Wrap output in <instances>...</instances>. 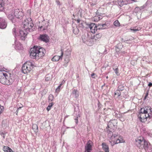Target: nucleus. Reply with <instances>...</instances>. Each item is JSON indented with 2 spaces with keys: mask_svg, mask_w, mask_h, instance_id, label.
<instances>
[{
  "mask_svg": "<svg viewBox=\"0 0 152 152\" xmlns=\"http://www.w3.org/2000/svg\"><path fill=\"white\" fill-rule=\"evenodd\" d=\"M14 78L10 71H0V83L7 85L11 84L14 82Z\"/></svg>",
  "mask_w": 152,
  "mask_h": 152,
  "instance_id": "nucleus-1",
  "label": "nucleus"
},
{
  "mask_svg": "<svg viewBox=\"0 0 152 152\" xmlns=\"http://www.w3.org/2000/svg\"><path fill=\"white\" fill-rule=\"evenodd\" d=\"M45 52L46 51L44 48L35 46L31 48L29 56L31 59L38 60L42 58Z\"/></svg>",
  "mask_w": 152,
  "mask_h": 152,
  "instance_id": "nucleus-2",
  "label": "nucleus"
},
{
  "mask_svg": "<svg viewBox=\"0 0 152 152\" xmlns=\"http://www.w3.org/2000/svg\"><path fill=\"white\" fill-rule=\"evenodd\" d=\"M135 144L139 149L148 150L151 145L149 142L145 140L142 136H140L135 139Z\"/></svg>",
  "mask_w": 152,
  "mask_h": 152,
  "instance_id": "nucleus-3",
  "label": "nucleus"
},
{
  "mask_svg": "<svg viewBox=\"0 0 152 152\" xmlns=\"http://www.w3.org/2000/svg\"><path fill=\"white\" fill-rule=\"evenodd\" d=\"M24 15L23 10L22 9H15L13 10L10 11L8 14V18L12 22L15 17L22 19Z\"/></svg>",
  "mask_w": 152,
  "mask_h": 152,
  "instance_id": "nucleus-4",
  "label": "nucleus"
},
{
  "mask_svg": "<svg viewBox=\"0 0 152 152\" xmlns=\"http://www.w3.org/2000/svg\"><path fill=\"white\" fill-rule=\"evenodd\" d=\"M111 135H112L110 138V142L112 145L119 143L125 142V140L123 137L118 134H113L112 132L111 131L108 134V136Z\"/></svg>",
  "mask_w": 152,
  "mask_h": 152,
  "instance_id": "nucleus-5",
  "label": "nucleus"
},
{
  "mask_svg": "<svg viewBox=\"0 0 152 152\" xmlns=\"http://www.w3.org/2000/svg\"><path fill=\"white\" fill-rule=\"evenodd\" d=\"M34 66L33 62L30 61H27L22 66V72L24 74L27 73L32 70Z\"/></svg>",
  "mask_w": 152,
  "mask_h": 152,
  "instance_id": "nucleus-6",
  "label": "nucleus"
},
{
  "mask_svg": "<svg viewBox=\"0 0 152 152\" xmlns=\"http://www.w3.org/2000/svg\"><path fill=\"white\" fill-rule=\"evenodd\" d=\"M23 28L25 30L30 31V30L33 26L34 25L32 23L31 18L26 19L23 22Z\"/></svg>",
  "mask_w": 152,
  "mask_h": 152,
  "instance_id": "nucleus-7",
  "label": "nucleus"
},
{
  "mask_svg": "<svg viewBox=\"0 0 152 152\" xmlns=\"http://www.w3.org/2000/svg\"><path fill=\"white\" fill-rule=\"evenodd\" d=\"M141 109V111L138 115V118L140 121L142 122H145L147 120V118H149L148 115L146 114L145 112H144Z\"/></svg>",
  "mask_w": 152,
  "mask_h": 152,
  "instance_id": "nucleus-8",
  "label": "nucleus"
},
{
  "mask_svg": "<svg viewBox=\"0 0 152 152\" xmlns=\"http://www.w3.org/2000/svg\"><path fill=\"white\" fill-rule=\"evenodd\" d=\"M142 110L148 115L149 118L152 116V108L149 106H146L144 108H142Z\"/></svg>",
  "mask_w": 152,
  "mask_h": 152,
  "instance_id": "nucleus-9",
  "label": "nucleus"
},
{
  "mask_svg": "<svg viewBox=\"0 0 152 152\" xmlns=\"http://www.w3.org/2000/svg\"><path fill=\"white\" fill-rule=\"evenodd\" d=\"M116 121L115 120H111L108 123L107 127L110 129H109L110 131H113L116 128Z\"/></svg>",
  "mask_w": 152,
  "mask_h": 152,
  "instance_id": "nucleus-10",
  "label": "nucleus"
},
{
  "mask_svg": "<svg viewBox=\"0 0 152 152\" xmlns=\"http://www.w3.org/2000/svg\"><path fill=\"white\" fill-rule=\"evenodd\" d=\"M28 31H27L25 30L24 28L23 30H21L20 31V36L22 39H24L25 37H26L27 35Z\"/></svg>",
  "mask_w": 152,
  "mask_h": 152,
  "instance_id": "nucleus-11",
  "label": "nucleus"
},
{
  "mask_svg": "<svg viewBox=\"0 0 152 152\" xmlns=\"http://www.w3.org/2000/svg\"><path fill=\"white\" fill-rule=\"evenodd\" d=\"M61 54L60 56L56 55L54 56L52 58V60L53 61H58L60 59H62L64 55V53L62 50H61Z\"/></svg>",
  "mask_w": 152,
  "mask_h": 152,
  "instance_id": "nucleus-12",
  "label": "nucleus"
},
{
  "mask_svg": "<svg viewBox=\"0 0 152 152\" xmlns=\"http://www.w3.org/2000/svg\"><path fill=\"white\" fill-rule=\"evenodd\" d=\"M89 27L90 28L91 31L93 33H94L97 29V26L95 24L92 23L90 24Z\"/></svg>",
  "mask_w": 152,
  "mask_h": 152,
  "instance_id": "nucleus-13",
  "label": "nucleus"
},
{
  "mask_svg": "<svg viewBox=\"0 0 152 152\" xmlns=\"http://www.w3.org/2000/svg\"><path fill=\"white\" fill-rule=\"evenodd\" d=\"M7 26V23L5 20L2 18H0V28L4 29Z\"/></svg>",
  "mask_w": 152,
  "mask_h": 152,
  "instance_id": "nucleus-14",
  "label": "nucleus"
},
{
  "mask_svg": "<svg viewBox=\"0 0 152 152\" xmlns=\"http://www.w3.org/2000/svg\"><path fill=\"white\" fill-rule=\"evenodd\" d=\"M39 39L44 42H47L49 41V37L46 34L41 35L39 37Z\"/></svg>",
  "mask_w": 152,
  "mask_h": 152,
  "instance_id": "nucleus-15",
  "label": "nucleus"
},
{
  "mask_svg": "<svg viewBox=\"0 0 152 152\" xmlns=\"http://www.w3.org/2000/svg\"><path fill=\"white\" fill-rule=\"evenodd\" d=\"M118 3L120 7H122L124 5H126L129 3L127 0H118Z\"/></svg>",
  "mask_w": 152,
  "mask_h": 152,
  "instance_id": "nucleus-16",
  "label": "nucleus"
},
{
  "mask_svg": "<svg viewBox=\"0 0 152 152\" xmlns=\"http://www.w3.org/2000/svg\"><path fill=\"white\" fill-rule=\"evenodd\" d=\"M48 25V23L43 22L42 25L39 27V30L42 31L46 30L47 29Z\"/></svg>",
  "mask_w": 152,
  "mask_h": 152,
  "instance_id": "nucleus-17",
  "label": "nucleus"
},
{
  "mask_svg": "<svg viewBox=\"0 0 152 152\" xmlns=\"http://www.w3.org/2000/svg\"><path fill=\"white\" fill-rule=\"evenodd\" d=\"M5 4L4 0H0V11H2L4 10Z\"/></svg>",
  "mask_w": 152,
  "mask_h": 152,
  "instance_id": "nucleus-18",
  "label": "nucleus"
},
{
  "mask_svg": "<svg viewBox=\"0 0 152 152\" xmlns=\"http://www.w3.org/2000/svg\"><path fill=\"white\" fill-rule=\"evenodd\" d=\"M102 148L105 152H109V149L108 146L105 143H102Z\"/></svg>",
  "mask_w": 152,
  "mask_h": 152,
  "instance_id": "nucleus-19",
  "label": "nucleus"
},
{
  "mask_svg": "<svg viewBox=\"0 0 152 152\" xmlns=\"http://www.w3.org/2000/svg\"><path fill=\"white\" fill-rule=\"evenodd\" d=\"M93 145V142L91 140H89L87 143L85 147L92 150V147Z\"/></svg>",
  "mask_w": 152,
  "mask_h": 152,
  "instance_id": "nucleus-20",
  "label": "nucleus"
},
{
  "mask_svg": "<svg viewBox=\"0 0 152 152\" xmlns=\"http://www.w3.org/2000/svg\"><path fill=\"white\" fill-rule=\"evenodd\" d=\"M141 29V28L137 26H135L133 27H131L130 29L131 31H133L134 33L136 32L137 31H140Z\"/></svg>",
  "mask_w": 152,
  "mask_h": 152,
  "instance_id": "nucleus-21",
  "label": "nucleus"
},
{
  "mask_svg": "<svg viewBox=\"0 0 152 152\" xmlns=\"http://www.w3.org/2000/svg\"><path fill=\"white\" fill-rule=\"evenodd\" d=\"M97 26L98 29H104L107 27L106 24H99Z\"/></svg>",
  "mask_w": 152,
  "mask_h": 152,
  "instance_id": "nucleus-22",
  "label": "nucleus"
},
{
  "mask_svg": "<svg viewBox=\"0 0 152 152\" xmlns=\"http://www.w3.org/2000/svg\"><path fill=\"white\" fill-rule=\"evenodd\" d=\"M102 18V16L99 15L95 16L92 19L95 22H97Z\"/></svg>",
  "mask_w": 152,
  "mask_h": 152,
  "instance_id": "nucleus-23",
  "label": "nucleus"
},
{
  "mask_svg": "<svg viewBox=\"0 0 152 152\" xmlns=\"http://www.w3.org/2000/svg\"><path fill=\"white\" fill-rule=\"evenodd\" d=\"M113 69L115 71V73L118 75H119V74L118 72V66H115V65H114L113 66Z\"/></svg>",
  "mask_w": 152,
  "mask_h": 152,
  "instance_id": "nucleus-24",
  "label": "nucleus"
},
{
  "mask_svg": "<svg viewBox=\"0 0 152 152\" xmlns=\"http://www.w3.org/2000/svg\"><path fill=\"white\" fill-rule=\"evenodd\" d=\"M32 128L35 132H37L38 131V127L37 124H33L32 126Z\"/></svg>",
  "mask_w": 152,
  "mask_h": 152,
  "instance_id": "nucleus-25",
  "label": "nucleus"
},
{
  "mask_svg": "<svg viewBox=\"0 0 152 152\" xmlns=\"http://www.w3.org/2000/svg\"><path fill=\"white\" fill-rule=\"evenodd\" d=\"M102 36V35L101 34L99 33L97 34L94 36V39L95 40H97L98 39L100 38Z\"/></svg>",
  "mask_w": 152,
  "mask_h": 152,
  "instance_id": "nucleus-26",
  "label": "nucleus"
},
{
  "mask_svg": "<svg viewBox=\"0 0 152 152\" xmlns=\"http://www.w3.org/2000/svg\"><path fill=\"white\" fill-rule=\"evenodd\" d=\"M64 62L63 64V66L64 67H66L68 66V64L69 61V60L68 58H65L64 59Z\"/></svg>",
  "mask_w": 152,
  "mask_h": 152,
  "instance_id": "nucleus-27",
  "label": "nucleus"
},
{
  "mask_svg": "<svg viewBox=\"0 0 152 152\" xmlns=\"http://www.w3.org/2000/svg\"><path fill=\"white\" fill-rule=\"evenodd\" d=\"M113 24L116 27H119L120 26V24L118 21V20H115Z\"/></svg>",
  "mask_w": 152,
  "mask_h": 152,
  "instance_id": "nucleus-28",
  "label": "nucleus"
},
{
  "mask_svg": "<svg viewBox=\"0 0 152 152\" xmlns=\"http://www.w3.org/2000/svg\"><path fill=\"white\" fill-rule=\"evenodd\" d=\"M121 94V92L119 90H117L115 92V95L117 96L118 97L120 96Z\"/></svg>",
  "mask_w": 152,
  "mask_h": 152,
  "instance_id": "nucleus-29",
  "label": "nucleus"
},
{
  "mask_svg": "<svg viewBox=\"0 0 152 152\" xmlns=\"http://www.w3.org/2000/svg\"><path fill=\"white\" fill-rule=\"evenodd\" d=\"M78 91L77 90L74 89L73 90L72 93L73 94L75 95L76 97L78 96Z\"/></svg>",
  "mask_w": 152,
  "mask_h": 152,
  "instance_id": "nucleus-30",
  "label": "nucleus"
},
{
  "mask_svg": "<svg viewBox=\"0 0 152 152\" xmlns=\"http://www.w3.org/2000/svg\"><path fill=\"white\" fill-rule=\"evenodd\" d=\"M53 98L54 97L53 95L52 94H50L49 95L48 97L49 100L52 101L53 100Z\"/></svg>",
  "mask_w": 152,
  "mask_h": 152,
  "instance_id": "nucleus-31",
  "label": "nucleus"
},
{
  "mask_svg": "<svg viewBox=\"0 0 152 152\" xmlns=\"http://www.w3.org/2000/svg\"><path fill=\"white\" fill-rule=\"evenodd\" d=\"M73 32L75 34H77L79 32V30L77 28H76L73 29Z\"/></svg>",
  "mask_w": 152,
  "mask_h": 152,
  "instance_id": "nucleus-32",
  "label": "nucleus"
},
{
  "mask_svg": "<svg viewBox=\"0 0 152 152\" xmlns=\"http://www.w3.org/2000/svg\"><path fill=\"white\" fill-rule=\"evenodd\" d=\"M61 88L60 86H58V87L56 88L55 90V93L58 94L60 91V89Z\"/></svg>",
  "mask_w": 152,
  "mask_h": 152,
  "instance_id": "nucleus-33",
  "label": "nucleus"
},
{
  "mask_svg": "<svg viewBox=\"0 0 152 152\" xmlns=\"http://www.w3.org/2000/svg\"><path fill=\"white\" fill-rule=\"evenodd\" d=\"M86 37L85 35H83L82 36V39L83 42H86Z\"/></svg>",
  "mask_w": 152,
  "mask_h": 152,
  "instance_id": "nucleus-34",
  "label": "nucleus"
},
{
  "mask_svg": "<svg viewBox=\"0 0 152 152\" xmlns=\"http://www.w3.org/2000/svg\"><path fill=\"white\" fill-rule=\"evenodd\" d=\"M4 109V107L0 104V115L3 112Z\"/></svg>",
  "mask_w": 152,
  "mask_h": 152,
  "instance_id": "nucleus-35",
  "label": "nucleus"
},
{
  "mask_svg": "<svg viewBox=\"0 0 152 152\" xmlns=\"http://www.w3.org/2000/svg\"><path fill=\"white\" fill-rule=\"evenodd\" d=\"M51 79V77L50 76H49L48 75H47L46 76L45 80L46 81H48L50 80Z\"/></svg>",
  "mask_w": 152,
  "mask_h": 152,
  "instance_id": "nucleus-36",
  "label": "nucleus"
},
{
  "mask_svg": "<svg viewBox=\"0 0 152 152\" xmlns=\"http://www.w3.org/2000/svg\"><path fill=\"white\" fill-rule=\"evenodd\" d=\"M92 150L88 148L85 147V152H91Z\"/></svg>",
  "mask_w": 152,
  "mask_h": 152,
  "instance_id": "nucleus-37",
  "label": "nucleus"
},
{
  "mask_svg": "<svg viewBox=\"0 0 152 152\" xmlns=\"http://www.w3.org/2000/svg\"><path fill=\"white\" fill-rule=\"evenodd\" d=\"M91 76L92 78H95L96 77H97V75H96L94 73H93L91 74Z\"/></svg>",
  "mask_w": 152,
  "mask_h": 152,
  "instance_id": "nucleus-38",
  "label": "nucleus"
},
{
  "mask_svg": "<svg viewBox=\"0 0 152 152\" xmlns=\"http://www.w3.org/2000/svg\"><path fill=\"white\" fill-rule=\"evenodd\" d=\"M118 88L120 90L122 91L124 88V87L120 85L118 86Z\"/></svg>",
  "mask_w": 152,
  "mask_h": 152,
  "instance_id": "nucleus-39",
  "label": "nucleus"
},
{
  "mask_svg": "<svg viewBox=\"0 0 152 152\" xmlns=\"http://www.w3.org/2000/svg\"><path fill=\"white\" fill-rule=\"evenodd\" d=\"M74 120L76 124H77L78 122V117H77L76 118L74 119Z\"/></svg>",
  "mask_w": 152,
  "mask_h": 152,
  "instance_id": "nucleus-40",
  "label": "nucleus"
},
{
  "mask_svg": "<svg viewBox=\"0 0 152 152\" xmlns=\"http://www.w3.org/2000/svg\"><path fill=\"white\" fill-rule=\"evenodd\" d=\"M53 102H52L50 104H49V105H48V106H49V107H51L53 105Z\"/></svg>",
  "mask_w": 152,
  "mask_h": 152,
  "instance_id": "nucleus-41",
  "label": "nucleus"
},
{
  "mask_svg": "<svg viewBox=\"0 0 152 152\" xmlns=\"http://www.w3.org/2000/svg\"><path fill=\"white\" fill-rule=\"evenodd\" d=\"M65 83V81L64 80H63L61 82V83L60 84L59 86H60V87H61V86L64 84Z\"/></svg>",
  "mask_w": 152,
  "mask_h": 152,
  "instance_id": "nucleus-42",
  "label": "nucleus"
},
{
  "mask_svg": "<svg viewBox=\"0 0 152 152\" xmlns=\"http://www.w3.org/2000/svg\"><path fill=\"white\" fill-rule=\"evenodd\" d=\"M56 2L58 5H61L60 2L59 1H58V0L56 1Z\"/></svg>",
  "mask_w": 152,
  "mask_h": 152,
  "instance_id": "nucleus-43",
  "label": "nucleus"
},
{
  "mask_svg": "<svg viewBox=\"0 0 152 152\" xmlns=\"http://www.w3.org/2000/svg\"><path fill=\"white\" fill-rule=\"evenodd\" d=\"M51 108L49 107V106H48L47 108V110L48 111H49L51 109Z\"/></svg>",
  "mask_w": 152,
  "mask_h": 152,
  "instance_id": "nucleus-44",
  "label": "nucleus"
},
{
  "mask_svg": "<svg viewBox=\"0 0 152 152\" xmlns=\"http://www.w3.org/2000/svg\"><path fill=\"white\" fill-rule=\"evenodd\" d=\"M13 32L14 33H16V30L15 28H14L12 29Z\"/></svg>",
  "mask_w": 152,
  "mask_h": 152,
  "instance_id": "nucleus-45",
  "label": "nucleus"
},
{
  "mask_svg": "<svg viewBox=\"0 0 152 152\" xmlns=\"http://www.w3.org/2000/svg\"><path fill=\"white\" fill-rule=\"evenodd\" d=\"M148 86L150 87H151L152 86V83H149L148 84Z\"/></svg>",
  "mask_w": 152,
  "mask_h": 152,
  "instance_id": "nucleus-46",
  "label": "nucleus"
},
{
  "mask_svg": "<svg viewBox=\"0 0 152 152\" xmlns=\"http://www.w3.org/2000/svg\"><path fill=\"white\" fill-rule=\"evenodd\" d=\"M148 93H147L146 95H145V99H146V97L148 96Z\"/></svg>",
  "mask_w": 152,
  "mask_h": 152,
  "instance_id": "nucleus-47",
  "label": "nucleus"
},
{
  "mask_svg": "<svg viewBox=\"0 0 152 152\" xmlns=\"http://www.w3.org/2000/svg\"><path fill=\"white\" fill-rule=\"evenodd\" d=\"M80 20L79 19H77V22L78 23H80Z\"/></svg>",
  "mask_w": 152,
  "mask_h": 152,
  "instance_id": "nucleus-48",
  "label": "nucleus"
},
{
  "mask_svg": "<svg viewBox=\"0 0 152 152\" xmlns=\"http://www.w3.org/2000/svg\"><path fill=\"white\" fill-rule=\"evenodd\" d=\"M131 0L134 2H136L137 1V0Z\"/></svg>",
  "mask_w": 152,
  "mask_h": 152,
  "instance_id": "nucleus-49",
  "label": "nucleus"
},
{
  "mask_svg": "<svg viewBox=\"0 0 152 152\" xmlns=\"http://www.w3.org/2000/svg\"><path fill=\"white\" fill-rule=\"evenodd\" d=\"M150 12L151 13V14H152V10Z\"/></svg>",
  "mask_w": 152,
  "mask_h": 152,
  "instance_id": "nucleus-50",
  "label": "nucleus"
},
{
  "mask_svg": "<svg viewBox=\"0 0 152 152\" xmlns=\"http://www.w3.org/2000/svg\"><path fill=\"white\" fill-rule=\"evenodd\" d=\"M106 78H108V76H107V77H106Z\"/></svg>",
  "mask_w": 152,
  "mask_h": 152,
  "instance_id": "nucleus-51",
  "label": "nucleus"
}]
</instances>
